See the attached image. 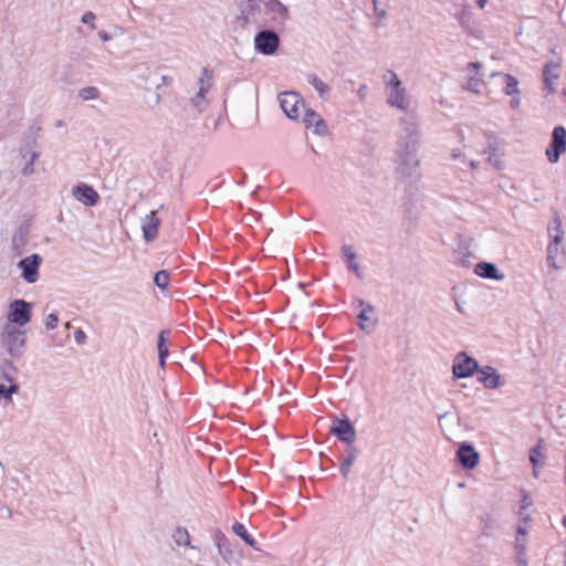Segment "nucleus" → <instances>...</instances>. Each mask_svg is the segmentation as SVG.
Here are the masks:
<instances>
[{"label":"nucleus","mask_w":566,"mask_h":566,"mask_svg":"<svg viewBox=\"0 0 566 566\" xmlns=\"http://www.w3.org/2000/svg\"><path fill=\"white\" fill-rule=\"evenodd\" d=\"M394 163L398 179L405 184V191L409 195L402 207L406 213L411 214L413 197L418 191L417 182L422 176L419 144H399V147L395 150Z\"/></svg>","instance_id":"nucleus-1"},{"label":"nucleus","mask_w":566,"mask_h":566,"mask_svg":"<svg viewBox=\"0 0 566 566\" xmlns=\"http://www.w3.org/2000/svg\"><path fill=\"white\" fill-rule=\"evenodd\" d=\"M0 343L10 357H22L27 345L25 331L18 326L6 324L0 332Z\"/></svg>","instance_id":"nucleus-2"},{"label":"nucleus","mask_w":566,"mask_h":566,"mask_svg":"<svg viewBox=\"0 0 566 566\" xmlns=\"http://www.w3.org/2000/svg\"><path fill=\"white\" fill-rule=\"evenodd\" d=\"M479 368V361L474 357L468 355L465 352H460L455 355L453 360V378L463 379L472 377L475 373H478Z\"/></svg>","instance_id":"nucleus-3"},{"label":"nucleus","mask_w":566,"mask_h":566,"mask_svg":"<svg viewBox=\"0 0 566 566\" xmlns=\"http://www.w3.org/2000/svg\"><path fill=\"white\" fill-rule=\"evenodd\" d=\"M277 99L283 113L290 119L296 120L300 118L301 108H304L305 104L303 97L298 93L294 91L282 92L279 94Z\"/></svg>","instance_id":"nucleus-4"},{"label":"nucleus","mask_w":566,"mask_h":566,"mask_svg":"<svg viewBox=\"0 0 566 566\" xmlns=\"http://www.w3.org/2000/svg\"><path fill=\"white\" fill-rule=\"evenodd\" d=\"M31 303L22 298L13 300L9 305L8 319L11 325L24 326L31 321Z\"/></svg>","instance_id":"nucleus-5"},{"label":"nucleus","mask_w":566,"mask_h":566,"mask_svg":"<svg viewBox=\"0 0 566 566\" xmlns=\"http://www.w3.org/2000/svg\"><path fill=\"white\" fill-rule=\"evenodd\" d=\"M331 433L335 436L339 441L345 442L347 446L356 440V429L352 423L350 419L343 415L342 418H335L329 429Z\"/></svg>","instance_id":"nucleus-6"},{"label":"nucleus","mask_w":566,"mask_h":566,"mask_svg":"<svg viewBox=\"0 0 566 566\" xmlns=\"http://www.w3.org/2000/svg\"><path fill=\"white\" fill-rule=\"evenodd\" d=\"M42 256L38 253H32L29 256L21 259L18 262V268L21 270V277L27 283H35L39 279V269L42 264Z\"/></svg>","instance_id":"nucleus-7"},{"label":"nucleus","mask_w":566,"mask_h":566,"mask_svg":"<svg viewBox=\"0 0 566 566\" xmlns=\"http://www.w3.org/2000/svg\"><path fill=\"white\" fill-rule=\"evenodd\" d=\"M280 45L279 35L272 30H262L254 36V48L264 55H272Z\"/></svg>","instance_id":"nucleus-8"},{"label":"nucleus","mask_w":566,"mask_h":566,"mask_svg":"<svg viewBox=\"0 0 566 566\" xmlns=\"http://www.w3.org/2000/svg\"><path fill=\"white\" fill-rule=\"evenodd\" d=\"M455 457L458 462L465 470L474 469L480 461L479 452L469 442H463L460 444L459 449L457 450Z\"/></svg>","instance_id":"nucleus-9"},{"label":"nucleus","mask_w":566,"mask_h":566,"mask_svg":"<svg viewBox=\"0 0 566 566\" xmlns=\"http://www.w3.org/2000/svg\"><path fill=\"white\" fill-rule=\"evenodd\" d=\"M478 380L486 389H497L504 385L500 373L492 366L485 365L478 370Z\"/></svg>","instance_id":"nucleus-10"},{"label":"nucleus","mask_w":566,"mask_h":566,"mask_svg":"<svg viewBox=\"0 0 566 566\" xmlns=\"http://www.w3.org/2000/svg\"><path fill=\"white\" fill-rule=\"evenodd\" d=\"M159 226L160 219L157 216V211H150L142 219V231L146 242H153L157 239Z\"/></svg>","instance_id":"nucleus-11"},{"label":"nucleus","mask_w":566,"mask_h":566,"mask_svg":"<svg viewBox=\"0 0 566 566\" xmlns=\"http://www.w3.org/2000/svg\"><path fill=\"white\" fill-rule=\"evenodd\" d=\"M72 193L74 198L87 207H92L97 203L99 196L97 191L90 185L78 184L76 185Z\"/></svg>","instance_id":"nucleus-12"},{"label":"nucleus","mask_w":566,"mask_h":566,"mask_svg":"<svg viewBox=\"0 0 566 566\" xmlns=\"http://www.w3.org/2000/svg\"><path fill=\"white\" fill-rule=\"evenodd\" d=\"M303 122L306 128L312 129L317 136L324 137L327 134V124L315 111L307 108Z\"/></svg>","instance_id":"nucleus-13"},{"label":"nucleus","mask_w":566,"mask_h":566,"mask_svg":"<svg viewBox=\"0 0 566 566\" xmlns=\"http://www.w3.org/2000/svg\"><path fill=\"white\" fill-rule=\"evenodd\" d=\"M560 60L547 62L544 65L543 77L545 87L549 93L554 91V83L559 77Z\"/></svg>","instance_id":"nucleus-14"},{"label":"nucleus","mask_w":566,"mask_h":566,"mask_svg":"<svg viewBox=\"0 0 566 566\" xmlns=\"http://www.w3.org/2000/svg\"><path fill=\"white\" fill-rule=\"evenodd\" d=\"M474 273L483 279L500 281L504 275L500 272L494 263L479 262L475 264Z\"/></svg>","instance_id":"nucleus-15"},{"label":"nucleus","mask_w":566,"mask_h":566,"mask_svg":"<svg viewBox=\"0 0 566 566\" xmlns=\"http://www.w3.org/2000/svg\"><path fill=\"white\" fill-rule=\"evenodd\" d=\"M357 455L358 451L353 446H347L340 455L339 472L345 480L348 478L350 468L357 459Z\"/></svg>","instance_id":"nucleus-16"},{"label":"nucleus","mask_w":566,"mask_h":566,"mask_svg":"<svg viewBox=\"0 0 566 566\" xmlns=\"http://www.w3.org/2000/svg\"><path fill=\"white\" fill-rule=\"evenodd\" d=\"M261 12V0H247L241 8V14L238 18L245 24L254 22L255 15Z\"/></svg>","instance_id":"nucleus-17"},{"label":"nucleus","mask_w":566,"mask_h":566,"mask_svg":"<svg viewBox=\"0 0 566 566\" xmlns=\"http://www.w3.org/2000/svg\"><path fill=\"white\" fill-rule=\"evenodd\" d=\"M29 232V226L25 223L20 224L15 230L12 237V250L15 254L21 255L23 253V249L28 243Z\"/></svg>","instance_id":"nucleus-18"},{"label":"nucleus","mask_w":566,"mask_h":566,"mask_svg":"<svg viewBox=\"0 0 566 566\" xmlns=\"http://www.w3.org/2000/svg\"><path fill=\"white\" fill-rule=\"evenodd\" d=\"M266 11L272 14V20L280 23L285 22L289 18V9L279 0H269L265 3Z\"/></svg>","instance_id":"nucleus-19"},{"label":"nucleus","mask_w":566,"mask_h":566,"mask_svg":"<svg viewBox=\"0 0 566 566\" xmlns=\"http://www.w3.org/2000/svg\"><path fill=\"white\" fill-rule=\"evenodd\" d=\"M199 92L193 97V103L197 107H200L201 102L205 98L206 92L212 86V73L207 67L201 70V76L199 78Z\"/></svg>","instance_id":"nucleus-20"},{"label":"nucleus","mask_w":566,"mask_h":566,"mask_svg":"<svg viewBox=\"0 0 566 566\" xmlns=\"http://www.w3.org/2000/svg\"><path fill=\"white\" fill-rule=\"evenodd\" d=\"M481 67L482 64L480 62H470L468 64V70L474 72V74L469 76V78L467 80V83L464 85L465 90L473 93H480V88L483 83L482 78L479 75V71Z\"/></svg>","instance_id":"nucleus-21"},{"label":"nucleus","mask_w":566,"mask_h":566,"mask_svg":"<svg viewBox=\"0 0 566 566\" xmlns=\"http://www.w3.org/2000/svg\"><path fill=\"white\" fill-rule=\"evenodd\" d=\"M340 250H342V255H343L344 260L347 262L348 270L354 272V274L358 279H363V273L360 271L358 262L356 261L357 255H356L353 247L350 244H344Z\"/></svg>","instance_id":"nucleus-22"},{"label":"nucleus","mask_w":566,"mask_h":566,"mask_svg":"<svg viewBox=\"0 0 566 566\" xmlns=\"http://www.w3.org/2000/svg\"><path fill=\"white\" fill-rule=\"evenodd\" d=\"M29 144L27 146H22L20 148V153L22 155V158L25 159V164L21 170V174L23 176H30L34 172V161L39 158V153L35 150H31L29 147Z\"/></svg>","instance_id":"nucleus-23"},{"label":"nucleus","mask_w":566,"mask_h":566,"mask_svg":"<svg viewBox=\"0 0 566 566\" xmlns=\"http://www.w3.org/2000/svg\"><path fill=\"white\" fill-rule=\"evenodd\" d=\"M483 155L485 157V161L492 166L493 168L501 170L504 165L502 161V153H500L499 148L494 146V144H489L486 148L483 149Z\"/></svg>","instance_id":"nucleus-24"},{"label":"nucleus","mask_w":566,"mask_h":566,"mask_svg":"<svg viewBox=\"0 0 566 566\" xmlns=\"http://www.w3.org/2000/svg\"><path fill=\"white\" fill-rule=\"evenodd\" d=\"M387 102L391 106H395L400 109H406L408 106V103L406 99V88L402 87V85H401V86L390 90Z\"/></svg>","instance_id":"nucleus-25"},{"label":"nucleus","mask_w":566,"mask_h":566,"mask_svg":"<svg viewBox=\"0 0 566 566\" xmlns=\"http://www.w3.org/2000/svg\"><path fill=\"white\" fill-rule=\"evenodd\" d=\"M233 533L240 537L247 545L252 547L254 551H261L259 543L254 539V537L248 532L245 526L240 522H234L232 525Z\"/></svg>","instance_id":"nucleus-26"},{"label":"nucleus","mask_w":566,"mask_h":566,"mask_svg":"<svg viewBox=\"0 0 566 566\" xmlns=\"http://www.w3.org/2000/svg\"><path fill=\"white\" fill-rule=\"evenodd\" d=\"M357 303H358V306L360 307V312L358 313L357 315V318H358V327L361 329V331H367V325H366V322H369L370 321V316L368 315L369 313H374L375 311V307L366 302L365 300L363 298H357Z\"/></svg>","instance_id":"nucleus-27"},{"label":"nucleus","mask_w":566,"mask_h":566,"mask_svg":"<svg viewBox=\"0 0 566 566\" xmlns=\"http://www.w3.org/2000/svg\"><path fill=\"white\" fill-rule=\"evenodd\" d=\"M491 76H502L504 80L503 92L505 95H520L518 80L511 75L501 72H494Z\"/></svg>","instance_id":"nucleus-28"},{"label":"nucleus","mask_w":566,"mask_h":566,"mask_svg":"<svg viewBox=\"0 0 566 566\" xmlns=\"http://www.w3.org/2000/svg\"><path fill=\"white\" fill-rule=\"evenodd\" d=\"M134 72L136 74L137 80L144 85L154 84L153 77L156 75L155 70H153L148 64L140 63L134 67Z\"/></svg>","instance_id":"nucleus-29"},{"label":"nucleus","mask_w":566,"mask_h":566,"mask_svg":"<svg viewBox=\"0 0 566 566\" xmlns=\"http://www.w3.org/2000/svg\"><path fill=\"white\" fill-rule=\"evenodd\" d=\"M217 547L224 562L229 563L233 558V551L224 534L218 536Z\"/></svg>","instance_id":"nucleus-30"},{"label":"nucleus","mask_w":566,"mask_h":566,"mask_svg":"<svg viewBox=\"0 0 566 566\" xmlns=\"http://www.w3.org/2000/svg\"><path fill=\"white\" fill-rule=\"evenodd\" d=\"M171 332L170 329H163L159 332L157 337V350H158V358H166L169 355V349L167 346V342L169 339Z\"/></svg>","instance_id":"nucleus-31"},{"label":"nucleus","mask_w":566,"mask_h":566,"mask_svg":"<svg viewBox=\"0 0 566 566\" xmlns=\"http://www.w3.org/2000/svg\"><path fill=\"white\" fill-rule=\"evenodd\" d=\"M308 84L318 93L321 97H325L331 91L329 86L323 82L315 73H310L306 76Z\"/></svg>","instance_id":"nucleus-32"},{"label":"nucleus","mask_w":566,"mask_h":566,"mask_svg":"<svg viewBox=\"0 0 566 566\" xmlns=\"http://www.w3.org/2000/svg\"><path fill=\"white\" fill-rule=\"evenodd\" d=\"M564 153H566V144H549L545 150L549 163H557Z\"/></svg>","instance_id":"nucleus-33"},{"label":"nucleus","mask_w":566,"mask_h":566,"mask_svg":"<svg viewBox=\"0 0 566 566\" xmlns=\"http://www.w3.org/2000/svg\"><path fill=\"white\" fill-rule=\"evenodd\" d=\"M1 371H2V378L6 381H8L11 385L17 384L14 380H15V375L18 373V369L11 360L7 359L3 361L2 366H1Z\"/></svg>","instance_id":"nucleus-34"},{"label":"nucleus","mask_w":566,"mask_h":566,"mask_svg":"<svg viewBox=\"0 0 566 566\" xmlns=\"http://www.w3.org/2000/svg\"><path fill=\"white\" fill-rule=\"evenodd\" d=\"M563 252L562 245L551 244L547 245V258L546 262L548 266L554 269H559L560 266L557 264V255Z\"/></svg>","instance_id":"nucleus-35"},{"label":"nucleus","mask_w":566,"mask_h":566,"mask_svg":"<svg viewBox=\"0 0 566 566\" xmlns=\"http://www.w3.org/2000/svg\"><path fill=\"white\" fill-rule=\"evenodd\" d=\"M154 284L160 290H166L170 282V274L167 270H159L154 274Z\"/></svg>","instance_id":"nucleus-36"},{"label":"nucleus","mask_w":566,"mask_h":566,"mask_svg":"<svg viewBox=\"0 0 566 566\" xmlns=\"http://www.w3.org/2000/svg\"><path fill=\"white\" fill-rule=\"evenodd\" d=\"M19 389L18 384H10L9 386L0 384V399H3L7 403L11 402L13 394H17Z\"/></svg>","instance_id":"nucleus-37"},{"label":"nucleus","mask_w":566,"mask_h":566,"mask_svg":"<svg viewBox=\"0 0 566 566\" xmlns=\"http://www.w3.org/2000/svg\"><path fill=\"white\" fill-rule=\"evenodd\" d=\"M172 538L178 546H187L190 543V535L188 531L184 527H177L172 535Z\"/></svg>","instance_id":"nucleus-38"},{"label":"nucleus","mask_w":566,"mask_h":566,"mask_svg":"<svg viewBox=\"0 0 566 566\" xmlns=\"http://www.w3.org/2000/svg\"><path fill=\"white\" fill-rule=\"evenodd\" d=\"M78 97L83 101L97 99L99 97V90L95 86H86L78 91Z\"/></svg>","instance_id":"nucleus-39"},{"label":"nucleus","mask_w":566,"mask_h":566,"mask_svg":"<svg viewBox=\"0 0 566 566\" xmlns=\"http://www.w3.org/2000/svg\"><path fill=\"white\" fill-rule=\"evenodd\" d=\"M548 237L555 234H564L562 220L559 216H555L547 227Z\"/></svg>","instance_id":"nucleus-40"},{"label":"nucleus","mask_w":566,"mask_h":566,"mask_svg":"<svg viewBox=\"0 0 566 566\" xmlns=\"http://www.w3.org/2000/svg\"><path fill=\"white\" fill-rule=\"evenodd\" d=\"M384 80L386 82V85L389 90H392V88H396L398 86H401V81L399 80L398 75L391 71V70H388L385 75H384Z\"/></svg>","instance_id":"nucleus-41"},{"label":"nucleus","mask_w":566,"mask_h":566,"mask_svg":"<svg viewBox=\"0 0 566 566\" xmlns=\"http://www.w3.org/2000/svg\"><path fill=\"white\" fill-rule=\"evenodd\" d=\"M515 551L518 559L520 566H526V562L521 559V556L525 554L526 551V544L521 541L518 536H516V543H515Z\"/></svg>","instance_id":"nucleus-42"},{"label":"nucleus","mask_w":566,"mask_h":566,"mask_svg":"<svg viewBox=\"0 0 566 566\" xmlns=\"http://www.w3.org/2000/svg\"><path fill=\"white\" fill-rule=\"evenodd\" d=\"M552 142L563 143L566 142V129L563 126H556L552 134Z\"/></svg>","instance_id":"nucleus-43"},{"label":"nucleus","mask_w":566,"mask_h":566,"mask_svg":"<svg viewBox=\"0 0 566 566\" xmlns=\"http://www.w3.org/2000/svg\"><path fill=\"white\" fill-rule=\"evenodd\" d=\"M402 126L407 138H412L417 136L418 128L413 122L406 120L402 123Z\"/></svg>","instance_id":"nucleus-44"},{"label":"nucleus","mask_w":566,"mask_h":566,"mask_svg":"<svg viewBox=\"0 0 566 566\" xmlns=\"http://www.w3.org/2000/svg\"><path fill=\"white\" fill-rule=\"evenodd\" d=\"M59 323V316L55 313H50L45 317V328L48 331H52L57 326Z\"/></svg>","instance_id":"nucleus-45"},{"label":"nucleus","mask_w":566,"mask_h":566,"mask_svg":"<svg viewBox=\"0 0 566 566\" xmlns=\"http://www.w3.org/2000/svg\"><path fill=\"white\" fill-rule=\"evenodd\" d=\"M95 14L92 11H87L82 15L81 21L85 24H90L91 28L94 30L96 28L94 21H95Z\"/></svg>","instance_id":"nucleus-46"},{"label":"nucleus","mask_w":566,"mask_h":566,"mask_svg":"<svg viewBox=\"0 0 566 566\" xmlns=\"http://www.w3.org/2000/svg\"><path fill=\"white\" fill-rule=\"evenodd\" d=\"M539 447H535L531 450V453H530V461L531 463L533 464V468L535 469L536 465L538 464V457L541 455L539 451H538Z\"/></svg>","instance_id":"nucleus-47"},{"label":"nucleus","mask_w":566,"mask_h":566,"mask_svg":"<svg viewBox=\"0 0 566 566\" xmlns=\"http://www.w3.org/2000/svg\"><path fill=\"white\" fill-rule=\"evenodd\" d=\"M74 338L77 344H84L86 340V334L78 328L74 332Z\"/></svg>","instance_id":"nucleus-48"},{"label":"nucleus","mask_w":566,"mask_h":566,"mask_svg":"<svg viewBox=\"0 0 566 566\" xmlns=\"http://www.w3.org/2000/svg\"><path fill=\"white\" fill-rule=\"evenodd\" d=\"M368 93V86L366 84H361L357 90L358 97L364 101L366 98V95Z\"/></svg>","instance_id":"nucleus-49"},{"label":"nucleus","mask_w":566,"mask_h":566,"mask_svg":"<svg viewBox=\"0 0 566 566\" xmlns=\"http://www.w3.org/2000/svg\"><path fill=\"white\" fill-rule=\"evenodd\" d=\"M510 96H511V101H510L511 108H513V109L518 108L521 105L520 95H510Z\"/></svg>","instance_id":"nucleus-50"},{"label":"nucleus","mask_w":566,"mask_h":566,"mask_svg":"<svg viewBox=\"0 0 566 566\" xmlns=\"http://www.w3.org/2000/svg\"><path fill=\"white\" fill-rule=\"evenodd\" d=\"M563 238H564V234L552 235V237H549V239H551L549 243L562 245Z\"/></svg>","instance_id":"nucleus-51"},{"label":"nucleus","mask_w":566,"mask_h":566,"mask_svg":"<svg viewBox=\"0 0 566 566\" xmlns=\"http://www.w3.org/2000/svg\"><path fill=\"white\" fill-rule=\"evenodd\" d=\"M98 36H99V39H101V40H103V41H109V40H112V38H113V36H112L108 32H106V31H99V32H98Z\"/></svg>","instance_id":"nucleus-52"},{"label":"nucleus","mask_w":566,"mask_h":566,"mask_svg":"<svg viewBox=\"0 0 566 566\" xmlns=\"http://www.w3.org/2000/svg\"><path fill=\"white\" fill-rule=\"evenodd\" d=\"M527 534V531L523 526H518L516 530V536L521 538V536H525Z\"/></svg>","instance_id":"nucleus-53"},{"label":"nucleus","mask_w":566,"mask_h":566,"mask_svg":"<svg viewBox=\"0 0 566 566\" xmlns=\"http://www.w3.org/2000/svg\"><path fill=\"white\" fill-rule=\"evenodd\" d=\"M455 308L459 313L461 314H465L464 312V307H463V303H461L460 301L455 300Z\"/></svg>","instance_id":"nucleus-54"},{"label":"nucleus","mask_w":566,"mask_h":566,"mask_svg":"<svg viewBox=\"0 0 566 566\" xmlns=\"http://www.w3.org/2000/svg\"><path fill=\"white\" fill-rule=\"evenodd\" d=\"M522 502H523L522 509H525V507L531 505V502L528 501L527 495L523 496V501Z\"/></svg>","instance_id":"nucleus-55"},{"label":"nucleus","mask_w":566,"mask_h":566,"mask_svg":"<svg viewBox=\"0 0 566 566\" xmlns=\"http://www.w3.org/2000/svg\"><path fill=\"white\" fill-rule=\"evenodd\" d=\"M171 78L167 75H163L161 76V84H170L171 83Z\"/></svg>","instance_id":"nucleus-56"},{"label":"nucleus","mask_w":566,"mask_h":566,"mask_svg":"<svg viewBox=\"0 0 566 566\" xmlns=\"http://www.w3.org/2000/svg\"><path fill=\"white\" fill-rule=\"evenodd\" d=\"M475 3L479 8L483 9L486 6L488 0H475Z\"/></svg>","instance_id":"nucleus-57"},{"label":"nucleus","mask_w":566,"mask_h":566,"mask_svg":"<svg viewBox=\"0 0 566 566\" xmlns=\"http://www.w3.org/2000/svg\"><path fill=\"white\" fill-rule=\"evenodd\" d=\"M469 164H470V166H471L472 168H476V167L480 165V163H479L478 160H474V159H471V160L469 161Z\"/></svg>","instance_id":"nucleus-58"},{"label":"nucleus","mask_w":566,"mask_h":566,"mask_svg":"<svg viewBox=\"0 0 566 566\" xmlns=\"http://www.w3.org/2000/svg\"><path fill=\"white\" fill-rule=\"evenodd\" d=\"M158 363H159V366H160L161 368H165V366H166V358H163V359H161V358H158Z\"/></svg>","instance_id":"nucleus-59"},{"label":"nucleus","mask_w":566,"mask_h":566,"mask_svg":"<svg viewBox=\"0 0 566 566\" xmlns=\"http://www.w3.org/2000/svg\"><path fill=\"white\" fill-rule=\"evenodd\" d=\"M488 527H489V523H488V522H484V526H483V534H485V535H489V534L486 533V528H488Z\"/></svg>","instance_id":"nucleus-60"},{"label":"nucleus","mask_w":566,"mask_h":566,"mask_svg":"<svg viewBox=\"0 0 566 566\" xmlns=\"http://www.w3.org/2000/svg\"><path fill=\"white\" fill-rule=\"evenodd\" d=\"M452 155H453L454 158L460 157V153H458V150H455V149L453 150Z\"/></svg>","instance_id":"nucleus-61"},{"label":"nucleus","mask_w":566,"mask_h":566,"mask_svg":"<svg viewBox=\"0 0 566 566\" xmlns=\"http://www.w3.org/2000/svg\"><path fill=\"white\" fill-rule=\"evenodd\" d=\"M562 524H563V526H565V527H566V515H565V516H563V518H562Z\"/></svg>","instance_id":"nucleus-62"},{"label":"nucleus","mask_w":566,"mask_h":566,"mask_svg":"<svg viewBox=\"0 0 566 566\" xmlns=\"http://www.w3.org/2000/svg\"><path fill=\"white\" fill-rule=\"evenodd\" d=\"M311 151H313L315 155H317V151L315 150V148L313 146H311Z\"/></svg>","instance_id":"nucleus-63"},{"label":"nucleus","mask_w":566,"mask_h":566,"mask_svg":"<svg viewBox=\"0 0 566 566\" xmlns=\"http://www.w3.org/2000/svg\"><path fill=\"white\" fill-rule=\"evenodd\" d=\"M564 557H565V566H566V551H565V555H564Z\"/></svg>","instance_id":"nucleus-64"}]
</instances>
